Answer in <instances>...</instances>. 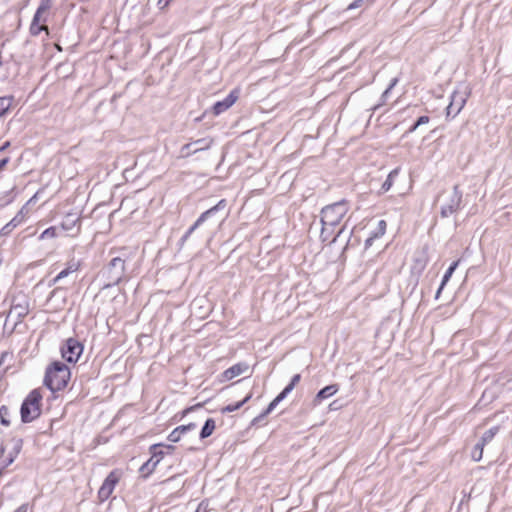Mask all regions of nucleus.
Wrapping results in <instances>:
<instances>
[{"label":"nucleus","instance_id":"obj_1","mask_svg":"<svg viewBox=\"0 0 512 512\" xmlns=\"http://www.w3.org/2000/svg\"><path fill=\"white\" fill-rule=\"evenodd\" d=\"M349 210L348 202L341 200L333 204L327 205L321 210V234L322 241L335 242L337 238L344 232L346 224L335 233V228L344 218Z\"/></svg>","mask_w":512,"mask_h":512},{"label":"nucleus","instance_id":"obj_2","mask_svg":"<svg viewBox=\"0 0 512 512\" xmlns=\"http://www.w3.org/2000/svg\"><path fill=\"white\" fill-rule=\"evenodd\" d=\"M70 376L68 366L55 361L47 368L44 383L52 392L60 391L67 386Z\"/></svg>","mask_w":512,"mask_h":512},{"label":"nucleus","instance_id":"obj_3","mask_svg":"<svg viewBox=\"0 0 512 512\" xmlns=\"http://www.w3.org/2000/svg\"><path fill=\"white\" fill-rule=\"evenodd\" d=\"M41 401L42 394L39 389H34L27 395L20 408L22 422L29 423L40 416Z\"/></svg>","mask_w":512,"mask_h":512},{"label":"nucleus","instance_id":"obj_4","mask_svg":"<svg viewBox=\"0 0 512 512\" xmlns=\"http://www.w3.org/2000/svg\"><path fill=\"white\" fill-rule=\"evenodd\" d=\"M125 276V259L114 257L102 271V277L105 279L103 289H107L119 284Z\"/></svg>","mask_w":512,"mask_h":512},{"label":"nucleus","instance_id":"obj_5","mask_svg":"<svg viewBox=\"0 0 512 512\" xmlns=\"http://www.w3.org/2000/svg\"><path fill=\"white\" fill-rule=\"evenodd\" d=\"M463 193L458 184L454 185L452 190L447 193L445 201L441 204L440 215L442 218H447L456 213L461 206Z\"/></svg>","mask_w":512,"mask_h":512},{"label":"nucleus","instance_id":"obj_6","mask_svg":"<svg viewBox=\"0 0 512 512\" xmlns=\"http://www.w3.org/2000/svg\"><path fill=\"white\" fill-rule=\"evenodd\" d=\"M83 352L82 344L74 339L69 338L66 340L65 344L61 347L62 357L70 363H75L78 361L79 357Z\"/></svg>","mask_w":512,"mask_h":512},{"label":"nucleus","instance_id":"obj_7","mask_svg":"<svg viewBox=\"0 0 512 512\" xmlns=\"http://www.w3.org/2000/svg\"><path fill=\"white\" fill-rule=\"evenodd\" d=\"M226 200L221 199L215 206L211 207L210 209L203 212L199 218L195 221V223L187 230V232L182 236L181 242H185L190 235L202 224L204 223L208 218L213 216L215 213H217L220 210L225 209L226 207Z\"/></svg>","mask_w":512,"mask_h":512},{"label":"nucleus","instance_id":"obj_8","mask_svg":"<svg viewBox=\"0 0 512 512\" xmlns=\"http://www.w3.org/2000/svg\"><path fill=\"white\" fill-rule=\"evenodd\" d=\"M466 101H467L466 93H461L459 91H455L451 95L450 103L446 108L447 117L451 116L452 118H454L455 116H457L460 113V111L463 109V107L465 106Z\"/></svg>","mask_w":512,"mask_h":512},{"label":"nucleus","instance_id":"obj_9","mask_svg":"<svg viewBox=\"0 0 512 512\" xmlns=\"http://www.w3.org/2000/svg\"><path fill=\"white\" fill-rule=\"evenodd\" d=\"M29 312V303L25 297L14 298L11 304L8 317L15 316L18 321H21Z\"/></svg>","mask_w":512,"mask_h":512},{"label":"nucleus","instance_id":"obj_10","mask_svg":"<svg viewBox=\"0 0 512 512\" xmlns=\"http://www.w3.org/2000/svg\"><path fill=\"white\" fill-rule=\"evenodd\" d=\"M117 482H118V476L116 475L115 472H111L106 477V479L104 480L103 484L101 485V487L98 491V498L101 502L106 501L110 497Z\"/></svg>","mask_w":512,"mask_h":512},{"label":"nucleus","instance_id":"obj_11","mask_svg":"<svg viewBox=\"0 0 512 512\" xmlns=\"http://www.w3.org/2000/svg\"><path fill=\"white\" fill-rule=\"evenodd\" d=\"M239 89H233L222 101H218L213 105V113L220 115L228 110L239 98Z\"/></svg>","mask_w":512,"mask_h":512},{"label":"nucleus","instance_id":"obj_12","mask_svg":"<svg viewBox=\"0 0 512 512\" xmlns=\"http://www.w3.org/2000/svg\"><path fill=\"white\" fill-rule=\"evenodd\" d=\"M211 144H212L211 139H208V138L198 139L196 141L185 144L182 147L181 152L183 155L188 156L190 154H194L199 151H203V150L210 148Z\"/></svg>","mask_w":512,"mask_h":512},{"label":"nucleus","instance_id":"obj_13","mask_svg":"<svg viewBox=\"0 0 512 512\" xmlns=\"http://www.w3.org/2000/svg\"><path fill=\"white\" fill-rule=\"evenodd\" d=\"M52 7V0H41L33 19L45 24L48 20V13Z\"/></svg>","mask_w":512,"mask_h":512},{"label":"nucleus","instance_id":"obj_14","mask_svg":"<svg viewBox=\"0 0 512 512\" xmlns=\"http://www.w3.org/2000/svg\"><path fill=\"white\" fill-rule=\"evenodd\" d=\"M339 390L337 384H331L324 388H322L315 396L313 402L314 405H319L323 400L330 398L334 394H336Z\"/></svg>","mask_w":512,"mask_h":512},{"label":"nucleus","instance_id":"obj_15","mask_svg":"<svg viewBox=\"0 0 512 512\" xmlns=\"http://www.w3.org/2000/svg\"><path fill=\"white\" fill-rule=\"evenodd\" d=\"M79 223H80V216L77 213H67L61 222V228L65 231H71L75 227H77V232H78L79 231Z\"/></svg>","mask_w":512,"mask_h":512},{"label":"nucleus","instance_id":"obj_16","mask_svg":"<svg viewBox=\"0 0 512 512\" xmlns=\"http://www.w3.org/2000/svg\"><path fill=\"white\" fill-rule=\"evenodd\" d=\"M172 445L154 444L150 447L151 456L160 462L162 458L173 451Z\"/></svg>","mask_w":512,"mask_h":512},{"label":"nucleus","instance_id":"obj_17","mask_svg":"<svg viewBox=\"0 0 512 512\" xmlns=\"http://www.w3.org/2000/svg\"><path fill=\"white\" fill-rule=\"evenodd\" d=\"M194 429H196L195 423H189L187 425L178 426L173 431L170 432V434L168 435V440L171 442H178L183 434Z\"/></svg>","mask_w":512,"mask_h":512},{"label":"nucleus","instance_id":"obj_18","mask_svg":"<svg viewBox=\"0 0 512 512\" xmlns=\"http://www.w3.org/2000/svg\"><path fill=\"white\" fill-rule=\"evenodd\" d=\"M249 366L246 363H237L227 370L224 371L223 376L226 380H231L236 376H239L245 373L248 370Z\"/></svg>","mask_w":512,"mask_h":512},{"label":"nucleus","instance_id":"obj_19","mask_svg":"<svg viewBox=\"0 0 512 512\" xmlns=\"http://www.w3.org/2000/svg\"><path fill=\"white\" fill-rule=\"evenodd\" d=\"M79 269V263L77 262H70L68 266L60 271L58 275L52 280L51 284L54 285L57 282H59L61 279L67 277L71 273L76 272Z\"/></svg>","mask_w":512,"mask_h":512},{"label":"nucleus","instance_id":"obj_20","mask_svg":"<svg viewBox=\"0 0 512 512\" xmlns=\"http://www.w3.org/2000/svg\"><path fill=\"white\" fill-rule=\"evenodd\" d=\"M16 417V412L11 411L9 407L2 405L0 407V423L6 427L11 424L12 418Z\"/></svg>","mask_w":512,"mask_h":512},{"label":"nucleus","instance_id":"obj_21","mask_svg":"<svg viewBox=\"0 0 512 512\" xmlns=\"http://www.w3.org/2000/svg\"><path fill=\"white\" fill-rule=\"evenodd\" d=\"M459 265V260L457 261H454L450 267L447 269V271L445 272L443 278H442V281H441V284H440V287L438 288L437 292H436V298L439 297L442 289L444 288V286L447 284V282L450 280L451 276L453 275L455 269L457 268V266Z\"/></svg>","mask_w":512,"mask_h":512},{"label":"nucleus","instance_id":"obj_22","mask_svg":"<svg viewBox=\"0 0 512 512\" xmlns=\"http://www.w3.org/2000/svg\"><path fill=\"white\" fill-rule=\"evenodd\" d=\"M215 427H216V424H215L214 419L208 418L205 421V423L200 431V438L205 439V438L211 436L215 430Z\"/></svg>","mask_w":512,"mask_h":512},{"label":"nucleus","instance_id":"obj_23","mask_svg":"<svg viewBox=\"0 0 512 512\" xmlns=\"http://www.w3.org/2000/svg\"><path fill=\"white\" fill-rule=\"evenodd\" d=\"M159 464L158 460L154 459L152 456L150 457L149 460H147L141 467H140V472L144 475V476H148L150 475L154 469L156 468V466Z\"/></svg>","mask_w":512,"mask_h":512},{"label":"nucleus","instance_id":"obj_24","mask_svg":"<svg viewBox=\"0 0 512 512\" xmlns=\"http://www.w3.org/2000/svg\"><path fill=\"white\" fill-rule=\"evenodd\" d=\"M252 397V394L249 393L243 400L236 402L234 404H229L222 408V413H231L238 409H240L246 402H248Z\"/></svg>","mask_w":512,"mask_h":512},{"label":"nucleus","instance_id":"obj_25","mask_svg":"<svg viewBox=\"0 0 512 512\" xmlns=\"http://www.w3.org/2000/svg\"><path fill=\"white\" fill-rule=\"evenodd\" d=\"M21 222V219L18 216H15L10 222H8L1 230L0 236L9 235L13 229H15Z\"/></svg>","mask_w":512,"mask_h":512},{"label":"nucleus","instance_id":"obj_26","mask_svg":"<svg viewBox=\"0 0 512 512\" xmlns=\"http://www.w3.org/2000/svg\"><path fill=\"white\" fill-rule=\"evenodd\" d=\"M287 396L284 393L278 394L268 405V407L265 409V411L260 415V417H266L268 414H270L276 406L286 398Z\"/></svg>","mask_w":512,"mask_h":512},{"label":"nucleus","instance_id":"obj_27","mask_svg":"<svg viewBox=\"0 0 512 512\" xmlns=\"http://www.w3.org/2000/svg\"><path fill=\"white\" fill-rule=\"evenodd\" d=\"M398 173H399V169H398V168H396V169L392 170V171L388 174V176H387L386 180L384 181V183L382 184V187H381V191H382L383 193H385V192H387V191H389V190H390V188H391V187H392V185H393L394 179L397 177Z\"/></svg>","mask_w":512,"mask_h":512},{"label":"nucleus","instance_id":"obj_28","mask_svg":"<svg viewBox=\"0 0 512 512\" xmlns=\"http://www.w3.org/2000/svg\"><path fill=\"white\" fill-rule=\"evenodd\" d=\"M13 101V96L0 97V116L5 115L9 111Z\"/></svg>","mask_w":512,"mask_h":512},{"label":"nucleus","instance_id":"obj_29","mask_svg":"<svg viewBox=\"0 0 512 512\" xmlns=\"http://www.w3.org/2000/svg\"><path fill=\"white\" fill-rule=\"evenodd\" d=\"M499 432V427L498 426H494L492 428H490L489 430H487L481 437V439L479 440L480 443H483V445H486L487 443H489L494 437L495 435Z\"/></svg>","mask_w":512,"mask_h":512},{"label":"nucleus","instance_id":"obj_30","mask_svg":"<svg viewBox=\"0 0 512 512\" xmlns=\"http://www.w3.org/2000/svg\"><path fill=\"white\" fill-rule=\"evenodd\" d=\"M29 30L31 35L37 36L41 31H48V27L45 24L40 25L39 21L32 19Z\"/></svg>","mask_w":512,"mask_h":512},{"label":"nucleus","instance_id":"obj_31","mask_svg":"<svg viewBox=\"0 0 512 512\" xmlns=\"http://www.w3.org/2000/svg\"><path fill=\"white\" fill-rule=\"evenodd\" d=\"M485 445L483 443H476L471 451V457L475 462H479L482 459L483 456V450Z\"/></svg>","mask_w":512,"mask_h":512},{"label":"nucleus","instance_id":"obj_32","mask_svg":"<svg viewBox=\"0 0 512 512\" xmlns=\"http://www.w3.org/2000/svg\"><path fill=\"white\" fill-rule=\"evenodd\" d=\"M57 236H58L57 227L51 226V227L47 228L46 230H44L40 234L39 240H44V239H48V238H56Z\"/></svg>","mask_w":512,"mask_h":512},{"label":"nucleus","instance_id":"obj_33","mask_svg":"<svg viewBox=\"0 0 512 512\" xmlns=\"http://www.w3.org/2000/svg\"><path fill=\"white\" fill-rule=\"evenodd\" d=\"M301 380L300 374H295L292 378L290 383L283 389L282 393H284L286 396L294 389V387L299 383Z\"/></svg>","mask_w":512,"mask_h":512},{"label":"nucleus","instance_id":"obj_34","mask_svg":"<svg viewBox=\"0 0 512 512\" xmlns=\"http://www.w3.org/2000/svg\"><path fill=\"white\" fill-rule=\"evenodd\" d=\"M375 0H354L349 6L347 7L348 10L357 9L362 6H370L373 4Z\"/></svg>","mask_w":512,"mask_h":512},{"label":"nucleus","instance_id":"obj_35","mask_svg":"<svg viewBox=\"0 0 512 512\" xmlns=\"http://www.w3.org/2000/svg\"><path fill=\"white\" fill-rule=\"evenodd\" d=\"M386 232V222L385 220H380L378 222V225H377V228L375 229V231L371 232L374 237L376 238H380L382 237Z\"/></svg>","mask_w":512,"mask_h":512},{"label":"nucleus","instance_id":"obj_36","mask_svg":"<svg viewBox=\"0 0 512 512\" xmlns=\"http://www.w3.org/2000/svg\"><path fill=\"white\" fill-rule=\"evenodd\" d=\"M397 83H398V78H393V79L391 80L390 85H389V86H388V88L383 92V94H382V96H381V98H382L383 102H385V101H386V99L388 98V96H389V94H390L391 90L396 86V84H397Z\"/></svg>","mask_w":512,"mask_h":512},{"label":"nucleus","instance_id":"obj_37","mask_svg":"<svg viewBox=\"0 0 512 512\" xmlns=\"http://www.w3.org/2000/svg\"><path fill=\"white\" fill-rule=\"evenodd\" d=\"M14 461V457L12 455H9V456H4L2 455L0 457V468L3 469V468H6L7 466H9L12 462Z\"/></svg>","mask_w":512,"mask_h":512},{"label":"nucleus","instance_id":"obj_38","mask_svg":"<svg viewBox=\"0 0 512 512\" xmlns=\"http://www.w3.org/2000/svg\"><path fill=\"white\" fill-rule=\"evenodd\" d=\"M12 354L9 352H3L0 357V367L5 364L6 360H11Z\"/></svg>","mask_w":512,"mask_h":512},{"label":"nucleus","instance_id":"obj_39","mask_svg":"<svg viewBox=\"0 0 512 512\" xmlns=\"http://www.w3.org/2000/svg\"><path fill=\"white\" fill-rule=\"evenodd\" d=\"M429 121H430V118H429L428 116H426V115L421 116V117H419V118L417 119V121H416V126H418V127H419V126H421V125L427 124V123H429Z\"/></svg>","mask_w":512,"mask_h":512},{"label":"nucleus","instance_id":"obj_40","mask_svg":"<svg viewBox=\"0 0 512 512\" xmlns=\"http://www.w3.org/2000/svg\"><path fill=\"white\" fill-rule=\"evenodd\" d=\"M195 512H208V504L204 501L200 502Z\"/></svg>","mask_w":512,"mask_h":512},{"label":"nucleus","instance_id":"obj_41","mask_svg":"<svg viewBox=\"0 0 512 512\" xmlns=\"http://www.w3.org/2000/svg\"><path fill=\"white\" fill-rule=\"evenodd\" d=\"M375 239L377 238L374 237V235L371 233L370 236L365 241V248L370 247Z\"/></svg>","mask_w":512,"mask_h":512},{"label":"nucleus","instance_id":"obj_42","mask_svg":"<svg viewBox=\"0 0 512 512\" xmlns=\"http://www.w3.org/2000/svg\"><path fill=\"white\" fill-rule=\"evenodd\" d=\"M27 510H28L27 504H22L14 512H27Z\"/></svg>","mask_w":512,"mask_h":512},{"label":"nucleus","instance_id":"obj_43","mask_svg":"<svg viewBox=\"0 0 512 512\" xmlns=\"http://www.w3.org/2000/svg\"><path fill=\"white\" fill-rule=\"evenodd\" d=\"M9 162V158H4L0 161V170L3 169L6 164Z\"/></svg>","mask_w":512,"mask_h":512},{"label":"nucleus","instance_id":"obj_44","mask_svg":"<svg viewBox=\"0 0 512 512\" xmlns=\"http://www.w3.org/2000/svg\"><path fill=\"white\" fill-rule=\"evenodd\" d=\"M10 145L9 142H5L1 147H0V152H3L4 150H6V148Z\"/></svg>","mask_w":512,"mask_h":512},{"label":"nucleus","instance_id":"obj_45","mask_svg":"<svg viewBox=\"0 0 512 512\" xmlns=\"http://www.w3.org/2000/svg\"><path fill=\"white\" fill-rule=\"evenodd\" d=\"M418 128V126H416V122L409 128V132L412 133L414 132L416 129Z\"/></svg>","mask_w":512,"mask_h":512},{"label":"nucleus","instance_id":"obj_46","mask_svg":"<svg viewBox=\"0 0 512 512\" xmlns=\"http://www.w3.org/2000/svg\"><path fill=\"white\" fill-rule=\"evenodd\" d=\"M57 291H58V289H54V290L51 292V295H54Z\"/></svg>","mask_w":512,"mask_h":512}]
</instances>
